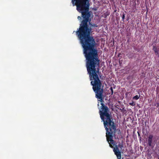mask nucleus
Masks as SVG:
<instances>
[{
	"mask_svg": "<svg viewBox=\"0 0 159 159\" xmlns=\"http://www.w3.org/2000/svg\"><path fill=\"white\" fill-rule=\"evenodd\" d=\"M110 89H111V94H112L113 93V91L112 88V87H111L110 88Z\"/></svg>",
	"mask_w": 159,
	"mask_h": 159,
	"instance_id": "7",
	"label": "nucleus"
},
{
	"mask_svg": "<svg viewBox=\"0 0 159 159\" xmlns=\"http://www.w3.org/2000/svg\"><path fill=\"white\" fill-rule=\"evenodd\" d=\"M139 98V96H138V95H136L135 96H134L133 99L135 100H137Z\"/></svg>",
	"mask_w": 159,
	"mask_h": 159,
	"instance_id": "5",
	"label": "nucleus"
},
{
	"mask_svg": "<svg viewBox=\"0 0 159 159\" xmlns=\"http://www.w3.org/2000/svg\"><path fill=\"white\" fill-rule=\"evenodd\" d=\"M129 104L131 106H134L135 105L134 102L132 101L131 102L129 103Z\"/></svg>",
	"mask_w": 159,
	"mask_h": 159,
	"instance_id": "6",
	"label": "nucleus"
},
{
	"mask_svg": "<svg viewBox=\"0 0 159 159\" xmlns=\"http://www.w3.org/2000/svg\"><path fill=\"white\" fill-rule=\"evenodd\" d=\"M78 18V19L79 20H81V17H80V16H78V18Z\"/></svg>",
	"mask_w": 159,
	"mask_h": 159,
	"instance_id": "8",
	"label": "nucleus"
},
{
	"mask_svg": "<svg viewBox=\"0 0 159 159\" xmlns=\"http://www.w3.org/2000/svg\"><path fill=\"white\" fill-rule=\"evenodd\" d=\"M153 50L154 51L156 54H158V50L156 47L153 46Z\"/></svg>",
	"mask_w": 159,
	"mask_h": 159,
	"instance_id": "4",
	"label": "nucleus"
},
{
	"mask_svg": "<svg viewBox=\"0 0 159 159\" xmlns=\"http://www.w3.org/2000/svg\"><path fill=\"white\" fill-rule=\"evenodd\" d=\"M102 108L100 110V115L101 119L104 122V125L106 130V136L107 140L110 146L113 148V151L116 156L118 159H121V154L119 150L115 144V142L112 140L114 135V132L116 127L114 123L111 120V116L108 113L109 110L108 107L105 106L102 103H101Z\"/></svg>",
	"mask_w": 159,
	"mask_h": 159,
	"instance_id": "2",
	"label": "nucleus"
},
{
	"mask_svg": "<svg viewBox=\"0 0 159 159\" xmlns=\"http://www.w3.org/2000/svg\"><path fill=\"white\" fill-rule=\"evenodd\" d=\"M72 2L73 6L76 5L77 10L81 13L84 18L80 27L76 32L84 48L83 52H97L94 48L95 41L93 38L90 36L92 30L88 25L90 16L89 12V4L88 0H72Z\"/></svg>",
	"mask_w": 159,
	"mask_h": 159,
	"instance_id": "1",
	"label": "nucleus"
},
{
	"mask_svg": "<svg viewBox=\"0 0 159 159\" xmlns=\"http://www.w3.org/2000/svg\"><path fill=\"white\" fill-rule=\"evenodd\" d=\"M152 137L153 136L152 135H150L148 137V144L150 146H151L152 145Z\"/></svg>",
	"mask_w": 159,
	"mask_h": 159,
	"instance_id": "3",
	"label": "nucleus"
},
{
	"mask_svg": "<svg viewBox=\"0 0 159 159\" xmlns=\"http://www.w3.org/2000/svg\"><path fill=\"white\" fill-rule=\"evenodd\" d=\"M125 15L124 14L122 16V19L123 20L124 18H125Z\"/></svg>",
	"mask_w": 159,
	"mask_h": 159,
	"instance_id": "9",
	"label": "nucleus"
}]
</instances>
